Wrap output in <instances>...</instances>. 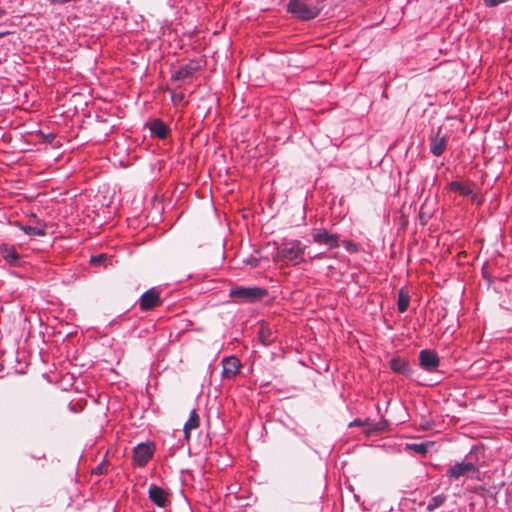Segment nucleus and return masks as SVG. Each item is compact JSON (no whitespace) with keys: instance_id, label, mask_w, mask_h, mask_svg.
Listing matches in <instances>:
<instances>
[{"instance_id":"obj_1","label":"nucleus","mask_w":512,"mask_h":512,"mask_svg":"<svg viewBox=\"0 0 512 512\" xmlns=\"http://www.w3.org/2000/svg\"><path fill=\"white\" fill-rule=\"evenodd\" d=\"M306 248L307 246L300 240H283V242L277 246L273 260L274 262H282L285 265L296 266L305 261Z\"/></svg>"},{"instance_id":"obj_2","label":"nucleus","mask_w":512,"mask_h":512,"mask_svg":"<svg viewBox=\"0 0 512 512\" xmlns=\"http://www.w3.org/2000/svg\"><path fill=\"white\" fill-rule=\"evenodd\" d=\"M229 295L237 302L253 303L267 295V291L260 287L236 286L230 289Z\"/></svg>"},{"instance_id":"obj_3","label":"nucleus","mask_w":512,"mask_h":512,"mask_svg":"<svg viewBox=\"0 0 512 512\" xmlns=\"http://www.w3.org/2000/svg\"><path fill=\"white\" fill-rule=\"evenodd\" d=\"M478 475V467L473 462L467 460L456 462L455 464L451 465L446 471V476L450 480H458L461 477L478 478Z\"/></svg>"},{"instance_id":"obj_4","label":"nucleus","mask_w":512,"mask_h":512,"mask_svg":"<svg viewBox=\"0 0 512 512\" xmlns=\"http://www.w3.org/2000/svg\"><path fill=\"white\" fill-rule=\"evenodd\" d=\"M287 9L301 20L314 19L320 13L316 6L308 4L305 0H290Z\"/></svg>"},{"instance_id":"obj_5","label":"nucleus","mask_w":512,"mask_h":512,"mask_svg":"<svg viewBox=\"0 0 512 512\" xmlns=\"http://www.w3.org/2000/svg\"><path fill=\"white\" fill-rule=\"evenodd\" d=\"M440 364V359L434 350L424 349L419 353V365L428 372L435 371Z\"/></svg>"},{"instance_id":"obj_6","label":"nucleus","mask_w":512,"mask_h":512,"mask_svg":"<svg viewBox=\"0 0 512 512\" xmlns=\"http://www.w3.org/2000/svg\"><path fill=\"white\" fill-rule=\"evenodd\" d=\"M160 294L157 289L151 288L144 292L139 299L142 311H149L161 304Z\"/></svg>"},{"instance_id":"obj_7","label":"nucleus","mask_w":512,"mask_h":512,"mask_svg":"<svg viewBox=\"0 0 512 512\" xmlns=\"http://www.w3.org/2000/svg\"><path fill=\"white\" fill-rule=\"evenodd\" d=\"M222 378L233 379L240 371L241 363L235 356H229L222 359Z\"/></svg>"},{"instance_id":"obj_8","label":"nucleus","mask_w":512,"mask_h":512,"mask_svg":"<svg viewBox=\"0 0 512 512\" xmlns=\"http://www.w3.org/2000/svg\"><path fill=\"white\" fill-rule=\"evenodd\" d=\"M314 242L318 244L327 245L329 248H337L338 244V235L331 234L325 229H315L312 233Z\"/></svg>"},{"instance_id":"obj_9","label":"nucleus","mask_w":512,"mask_h":512,"mask_svg":"<svg viewBox=\"0 0 512 512\" xmlns=\"http://www.w3.org/2000/svg\"><path fill=\"white\" fill-rule=\"evenodd\" d=\"M446 145L447 137L446 135H441V128H438L437 132L430 136V152L434 156H440L445 151Z\"/></svg>"},{"instance_id":"obj_10","label":"nucleus","mask_w":512,"mask_h":512,"mask_svg":"<svg viewBox=\"0 0 512 512\" xmlns=\"http://www.w3.org/2000/svg\"><path fill=\"white\" fill-rule=\"evenodd\" d=\"M153 455V448L149 444H139L134 449L133 458L137 465L144 466Z\"/></svg>"},{"instance_id":"obj_11","label":"nucleus","mask_w":512,"mask_h":512,"mask_svg":"<svg viewBox=\"0 0 512 512\" xmlns=\"http://www.w3.org/2000/svg\"><path fill=\"white\" fill-rule=\"evenodd\" d=\"M390 368L398 374L409 376L412 373V368L406 359L397 357L390 361Z\"/></svg>"},{"instance_id":"obj_12","label":"nucleus","mask_w":512,"mask_h":512,"mask_svg":"<svg viewBox=\"0 0 512 512\" xmlns=\"http://www.w3.org/2000/svg\"><path fill=\"white\" fill-rule=\"evenodd\" d=\"M258 337H259L260 342L265 346L271 345L276 340L275 332L266 323H262L260 325L259 331H258Z\"/></svg>"},{"instance_id":"obj_13","label":"nucleus","mask_w":512,"mask_h":512,"mask_svg":"<svg viewBox=\"0 0 512 512\" xmlns=\"http://www.w3.org/2000/svg\"><path fill=\"white\" fill-rule=\"evenodd\" d=\"M150 500L159 507H163L167 500V493L161 487L151 485L149 488Z\"/></svg>"},{"instance_id":"obj_14","label":"nucleus","mask_w":512,"mask_h":512,"mask_svg":"<svg viewBox=\"0 0 512 512\" xmlns=\"http://www.w3.org/2000/svg\"><path fill=\"white\" fill-rule=\"evenodd\" d=\"M0 254L7 263L11 265H18L20 256L14 247L1 245Z\"/></svg>"},{"instance_id":"obj_15","label":"nucleus","mask_w":512,"mask_h":512,"mask_svg":"<svg viewBox=\"0 0 512 512\" xmlns=\"http://www.w3.org/2000/svg\"><path fill=\"white\" fill-rule=\"evenodd\" d=\"M199 424H200L199 415H198L197 411L195 409H193L190 412L189 419L185 423L184 429H183L184 436H185L186 440H189L191 431L194 429H197L199 427Z\"/></svg>"},{"instance_id":"obj_16","label":"nucleus","mask_w":512,"mask_h":512,"mask_svg":"<svg viewBox=\"0 0 512 512\" xmlns=\"http://www.w3.org/2000/svg\"><path fill=\"white\" fill-rule=\"evenodd\" d=\"M199 67L196 64L189 63L186 65L181 66L176 72H175V79L176 80H185L189 77H191Z\"/></svg>"},{"instance_id":"obj_17","label":"nucleus","mask_w":512,"mask_h":512,"mask_svg":"<svg viewBox=\"0 0 512 512\" xmlns=\"http://www.w3.org/2000/svg\"><path fill=\"white\" fill-rule=\"evenodd\" d=\"M448 189L453 192H458L462 196L472 195V200L474 201L475 195L473 194V190L469 185L458 181H452L448 184Z\"/></svg>"},{"instance_id":"obj_18","label":"nucleus","mask_w":512,"mask_h":512,"mask_svg":"<svg viewBox=\"0 0 512 512\" xmlns=\"http://www.w3.org/2000/svg\"><path fill=\"white\" fill-rule=\"evenodd\" d=\"M150 131L154 136L160 139H165L168 134V127L159 119H156L150 124Z\"/></svg>"},{"instance_id":"obj_19","label":"nucleus","mask_w":512,"mask_h":512,"mask_svg":"<svg viewBox=\"0 0 512 512\" xmlns=\"http://www.w3.org/2000/svg\"><path fill=\"white\" fill-rule=\"evenodd\" d=\"M448 499L446 494H439L433 496L427 504L426 510L429 512L435 511L437 508L441 507Z\"/></svg>"},{"instance_id":"obj_20","label":"nucleus","mask_w":512,"mask_h":512,"mask_svg":"<svg viewBox=\"0 0 512 512\" xmlns=\"http://www.w3.org/2000/svg\"><path fill=\"white\" fill-rule=\"evenodd\" d=\"M21 229L25 232V234L30 236H44L46 234L45 225H23Z\"/></svg>"},{"instance_id":"obj_21","label":"nucleus","mask_w":512,"mask_h":512,"mask_svg":"<svg viewBox=\"0 0 512 512\" xmlns=\"http://www.w3.org/2000/svg\"><path fill=\"white\" fill-rule=\"evenodd\" d=\"M409 302H410V297H409L408 293L405 292L403 289H401L398 294V303H397L399 312L404 313L408 309Z\"/></svg>"},{"instance_id":"obj_22","label":"nucleus","mask_w":512,"mask_h":512,"mask_svg":"<svg viewBox=\"0 0 512 512\" xmlns=\"http://www.w3.org/2000/svg\"><path fill=\"white\" fill-rule=\"evenodd\" d=\"M429 446V442L411 443L406 445V449L414 451L415 453L420 455H425L428 451Z\"/></svg>"},{"instance_id":"obj_23","label":"nucleus","mask_w":512,"mask_h":512,"mask_svg":"<svg viewBox=\"0 0 512 512\" xmlns=\"http://www.w3.org/2000/svg\"><path fill=\"white\" fill-rule=\"evenodd\" d=\"M354 425H358V426H367L368 429L365 431L367 433L371 432V431H375L377 428L375 426H372L371 424H369L368 422H362L361 420H355L353 422L350 423V426H354Z\"/></svg>"},{"instance_id":"obj_24","label":"nucleus","mask_w":512,"mask_h":512,"mask_svg":"<svg viewBox=\"0 0 512 512\" xmlns=\"http://www.w3.org/2000/svg\"><path fill=\"white\" fill-rule=\"evenodd\" d=\"M106 259V256L101 254V255H97V256H92L91 257V260H90V263L92 265H100L102 264Z\"/></svg>"},{"instance_id":"obj_25","label":"nucleus","mask_w":512,"mask_h":512,"mask_svg":"<svg viewBox=\"0 0 512 512\" xmlns=\"http://www.w3.org/2000/svg\"><path fill=\"white\" fill-rule=\"evenodd\" d=\"M507 0H484V4L487 6V7H495L501 3H504L506 2Z\"/></svg>"},{"instance_id":"obj_26","label":"nucleus","mask_w":512,"mask_h":512,"mask_svg":"<svg viewBox=\"0 0 512 512\" xmlns=\"http://www.w3.org/2000/svg\"><path fill=\"white\" fill-rule=\"evenodd\" d=\"M94 472L96 474H103V473H105L106 472V464L102 463V464L98 465L95 468Z\"/></svg>"},{"instance_id":"obj_27","label":"nucleus","mask_w":512,"mask_h":512,"mask_svg":"<svg viewBox=\"0 0 512 512\" xmlns=\"http://www.w3.org/2000/svg\"><path fill=\"white\" fill-rule=\"evenodd\" d=\"M2 14H3V11L0 9V17L2 16Z\"/></svg>"}]
</instances>
